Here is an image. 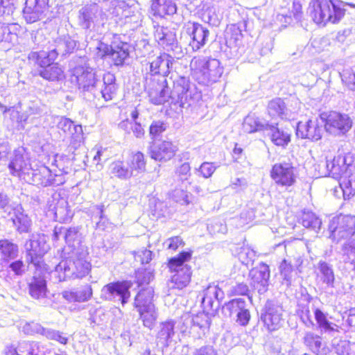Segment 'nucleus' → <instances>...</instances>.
<instances>
[{"mask_svg": "<svg viewBox=\"0 0 355 355\" xmlns=\"http://www.w3.org/2000/svg\"><path fill=\"white\" fill-rule=\"evenodd\" d=\"M146 89L150 103L154 105H162L168 99L171 103L178 104L182 107L191 98L198 97L195 86L191 84L186 77H180L173 82V88L169 90L166 79H157V80H146Z\"/></svg>", "mask_w": 355, "mask_h": 355, "instance_id": "nucleus-1", "label": "nucleus"}, {"mask_svg": "<svg viewBox=\"0 0 355 355\" xmlns=\"http://www.w3.org/2000/svg\"><path fill=\"white\" fill-rule=\"evenodd\" d=\"M68 257L62 260L55 267L54 273L59 282L71 279H81L91 270V263L88 261L87 248H78L69 251Z\"/></svg>", "mask_w": 355, "mask_h": 355, "instance_id": "nucleus-2", "label": "nucleus"}, {"mask_svg": "<svg viewBox=\"0 0 355 355\" xmlns=\"http://www.w3.org/2000/svg\"><path fill=\"white\" fill-rule=\"evenodd\" d=\"M60 158L61 156L59 155H55L51 163L52 166L58 168V170L50 169L44 164L35 165L25 182L38 187H57L63 184L66 182L65 175L67 172L64 171L63 167L61 168L62 165L58 161Z\"/></svg>", "mask_w": 355, "mask_h": 355, "instance_id": "nucleus-3", "label": "nucleus"}, {"mask_svg": "<svg viewBox=\"0 0 355 355\" xmlns=\"http://www.w3.org/2000/svg\"><path fill=\"white\" fill-rule=\"evenodd\" d=\"M190 67L195 79L205 85L217 83L224 71L218 59L207 56H195L191 61Z\"/></svg>", "mask_w": 355, "mask_h": 355, "instance_id": "nucleus-4", "label": "nucleus"}, {"mask_svg": "<svg viewBox=\"0 0 355 355\" xmlns=\"http://www.w3.org/2000/svg\"><path fill=\"white\" fill-rule=\"evenodd\" d=\"M78 42L69 35H64L54 39L46 47L37 53L38 65L46 66L55 60L58 56L65 57L72 53L77 48Z\"/></svg>", "mask_w": 355, "mask_h": 355, "instance_id": "nucleus-5", "label": "nucleus"}, {"mask_svg": "<svg viewBox=\"0 0 355 355\" xmlns=\"http://www.w3.org/2000/svg\"><path fill=\"white\" fill-rule=\"evenodd\" d=\"M71 81L76 83L83 98L95 101V92L101 86V79L95 70L86 65H77L71 71Z\"/></svg>", "mask_w": 355, "mask_h": 355, "instance_id": "nucleus-6", "label": "nucleus"}, {"mask_svg": "<svg viewBox=\"0 0 355 355\" xmlns=\"http://www.w3.org/2000/svg\"><path fill=\"white\" fill-rule=\"evenodd\" d=\"M345 11L334 0H311L309 7L313 21L322 26H325L327 22H338L344 16Z\"/></svg>", "mask_w": 355, "mask_h": 355, "instance_id": "nucleus-7", "label": "nucleus"}, {"mask_svg": "<svg viewBox=\"0 0 355 355\" xmlns=\"http://www.w3.org/2000/svg\"><path fill=\"white\" fill-rule=\"evenodd\" d=\"M191 258V252L183 251L168 261V268L172 272H174L171 281L179 289L186 287L191 281V268L187 263Z\"/></svg>", "mask_w": 355, "mask_h": 355, "instance_id": "nucleus-8", "label": "nucleus"}, {"mask_svg": "<svg viewBox=\"0 0 355 355\" xmlns=\"http://www.w3.org/2000/svg\"><path fill=\"white\" fill-rule=\"evenodd\" d=\"M53 124L62 131L66 136H69L70 142L67 150L74 154L83 143V132L80 125H75L70 119L61 116H49Z\"/></svg>", "mask_w": 355, "mask_h": 355, "instance_id": "nucleus-9", "label": "nucleus"}, {"mask_svg": "<svg viewBox=\"0 0 355 355\" xmlns=\"http://www.w3.org/2000/svg\"><path fill=\"white\" fill-rule=\"evenodd\" d=\"M104 15L97 4L86 5L78 12V24L87 31L101 32L105 24Z\"/></svg>", "mask_w": 355, "mask_h": 355, "instance_id": "nucleus-10", "label": "nucleus"}, {"mask_svg": "<svg viewBox=\"0 0 355 355\" xmlns=\"http://www.w3.org/2000/svg\"><path fill=\"white\" fill-rule=\"evenodd\" d=\"M131 286L132 283L129 281L110 282L101 288V298L114 303H120L124 306L130 298Z\"/></svg>", "mask_w": 355, "mask_h": 355, "instance_id": "nucleus-11", "label": "nucleus"}, {"mask_svg": "<svg viewBox=\"0 0 355 355\" xmlns=\"http://www.w3.org/2000/svg\"><path fill=\"white\" fill-rule=\"evenodd\" d=\"M329 237L337 243L350 238L355 233V217L349 215L334 217L329 223Z\"/></svg>", "mask_w": 355, "mask_h": 355, "instance_id": "nucleus-12", "label": "nucleus"}, {"mask_svg": "<svg viewBox=\"0 0 355 355\" xmlns=\"http://www.w3.org/2000/svg\"><path fill=\"white\" fill-rule=\"evenodd\" d=\"M320 117L324 123L327 132L334 135H343L352 127V120L348 114L337 112H323Z\"/></svg>", "mask_w": 355, "mask_h": 355, "instance_id": "nucleus-13", "label": "nucleus"}, {"mask_svg": "<svg viewBox=\"0 0 355 355\" xmlns=\"http://www.w3.org/2000/svg\"><path fill=\"white\" fill-rule=\"evenodd\" d=\"M174 58L166 53H160L159 55L148 61L146 67V80H157V79H166L172 69Z\"/></svg>", "mask_w": 355, "mask_h": 355, "instance_id": "nucleus-14", "label": "nucleus"}, {"mask_svg": "<svg viewBox=\"0 0 355 355\" xmlns=\"http://www.w3.org/2000/svg\"><path fill=\"white\" fill-rule=\"evenodd\" d=\"M32 168L26 149L22 146L15 149L8 164L10 174L25 182Z\"/></svg>", "mask_w": 355, "mask_h": 355, "instance_id": "nucleus-15", "label": "nucleus"}, {"mask_svg": "<svg viewBox=\"0 0 355 355\" xmlns=\"http://www.w3.org/2000/svg\"><path fill=\"white\" fill-rule=\"evenodd\" d=\"M283 308L272 301H267L261 311V321L269 331L278 330L283 324Z\"/></svg>", "mask_w": 355, "mask_h": 355, "instance_id": "nucleus-16", "label": "nucleus"}, {"mask_svg": "<svg viewBox=\"0 0 355 355\" xmlns=\"http://www.w3.org/2000/svg\"><path fill=\"white\" fill-rule=\"evenodd\" d=\"M154 38L158 45L167 51H180L176 33L173 29L159 25L154 26Z\"/></svg>", "mask_w": 355, "mask_h": 355, "instance_id": "nucleus-17", "label": "nucleus"}, {"mask_svg": "<svg viewBox=\"0 0 355 355\" xmlns=\"http://www.w3.org/2000/svg\"><path fill=\"white\" fill-rule=\"evenodd\" d=\"M187 34L189 36L190 46L193 51H198L207 42L209 30L199 23L189 21L185 25Z\"/></svg>", "mask_w": 355, "mask_h": 355, "instance_id": "nucleus-18", "label": "nucleus"}, {"mask_svg": "<svg viewBox=\"0 0 355 355\" xmlns=\"http://www.w3.org/2000/svg\"><path fill=\"white\" fill-rule=\"evenodd\" d=\"M271 178L279 185L290 187L295 181L293 167L290 163L275 164L271 170Z\"/></svg>", "mask_w": 355, "mask_h": 355, "instance_id": "nucleus-19", "label": "nucleus"}, {"mask_svg": "<svg viewBox=\"0 0 355 355\" xmlns=\"http://www.w3.org/2000/svg\"><path fill=\"white\" fill-rule=\"evenodd\" d=\"M49 0H26L23 9L24 17L27 23L40 20L47 9Z\"/></svg>", "mask_w": 355, "mask_h": 355, "instance_id": "nucleus-20", "label": "nucleus"}, {"mask_svg": "<svg viewBox=\"0 0 355 355\" xmlns=\"http://www.w3.org/2000/svg\"><path fill=\"white\" fill-rule=\"evenodd\" d=\"M348 159L349 157L345 155H338L332 160H327L324 165L326 168L324 175L331 176L339 182L342 176L344 175L345 171L352 165L350 163H347Z\"/></svg>", "mask_w": 355, "mask_h": 355, "instance_id": "nucleus-21", "label": "nucleus"}, {"mask_svg": "<svg viewBox=\"0 0 355 355\" xmlns=\"http://www.w3.org/2000/svg\"><path fill=\"white\" fill-rule=\"evenodd\" d=\"M251 285L259 294L265 293L268 290L270 278L269 266L261 263L259 266L250 271Z\"/></svg>", "mask_w": 355, "mask_h": 355, "instance_id": "nucleus-22", "label": "nucleus"}, {"mask_svg": "<svg viewBox=\"0 0 355 355\" xmlns=\"http://www.w3.org/2000/svg\"><path fill=\"white\" fill-rule=\"evenodd\" d=\"M148 150L152 159L166 162L175 155L177 148L171 141H164L159 143L153 142Z\"/></svg>", "mask_w": 355, "mask_h": 355, "instance_id": "nucleus-23", "label": "nucleus"}, {"mask_svg": "<svg viewBox=\"0 0 355 355\" xmlns=\"http://www.w3.org/2000/svg\"><path fill=\"white\" fill-rule=\"evenodd\" d=\"M322 125H319L317 119H310L306 123L299 122L297 125L296 135L302 139L318 141L322 137Z\"/></svg>", "mask_w": 355, "mask_h": 355, "instance_id": "nucleus-24", "label": "nucleus"}, {"mask_svg": "<svg viewBox=\"0 0 355 355\" xmlns=\"http://www.w3.org/2000/svg\"><path fill=\"white\" fill-rule=\"evenodd\" d=\"M116 78L114 74L107 73L103 76L101 86L95 92V100L101 98L105 101H111L116 95L117 87L115 83Z\"/></svg>", "mask_w": 355, "mask_h": 355, "instance_id": "nucleus-25", "label": "nucleus"}, {"mask_svg": "<svg viewBox=\"0 0 355 355\" xmlns=\"http://www.w3.org/2000/svg\"><path fill=\"white\" fill-rule=\"evenodd\" d=\"M202 304L204 309L217 310L220 301L224 298L225 294L222 289L215 284H209L203 291Z\"/></svg>", "mask_w": 355, "mask_h": 355, "instance_id": "nucleus-26", "label": "nucleus"}, {"mask_svg": "<svg viewBox=\"0 0 355 355\" xmlns=\"http://www.w3.org/2000/svg\"><path fill=\"white\" fill-rule=\"evenodd\" d=\"M44 349V346L37 342L21 340L16 347H8L6 355H37Z\"/></svg>", "mask_w": 355, "mask_h": 355, "instance_id": "nucleus-27", "label": "nucleus"}, {"mask_svg": "<svg viewBox=\"0 0 355 355\" xmlns=\"http://www.w3.org/2000/svg\"><path fill=\"white\" fill-rule=\"evenodd\" d=\"M174 320H169L160 322L157 327L156 343L157 345L162 347H166L172 341L175 335Z\"/></svg>", "mask_w": 355, "mask_h": 355, "instance_id": "nucleus-28", "label": "nucleus"}, {"mask_svg": "<svg viewBox=\"0 0 355 355\" xmlns=\"http://www.w3.org/2000/svg\"><path fill=\"white\" fill-rule=\"evenodd\" d=\"M302 341L309 350L317 355H328L329 349L324 347L320 336L312 331H306Z\"/></svg>", "mask_w": 355, "mask_h": 355, "instance_id": "nucleus-29", "label": "nucleus"}, {"mask_svg": "<svg viewBox=\"0 0 355 355\" xmlns=\"http://www.w3.org/2000/svg\"><path fill=\"white\" fill-rule=\"evenodd\" d=\"M243 38L242 30L238 24H230L227 26L225 39L228 47L237 49L239 51L243 47Z\"/></svg>", "mask_w": 355, "mask_h": 355, "instance_id": "nucleus-30", "label": "nucleus"}, {"mask_svg": "<svg viewBox=\"0 0 355 355\" xmlns=\"http://www.w3.org/2000/svg\"><path fill=\"white\" fill-rule=\"evenodd\" d=\"M345 199L349 198L355 194V166L351 165L345 171L344 175L339 181Z\"/></svg>", "mask_w": 355, "mask_h": 355, "instance_id": "nucleus-31", "label": "nucleus"}, {"mask_svg": "<svg viewBox=\"0 0 355 355\" xmlns=\"http://www.w3.org/2000/svg\"><path fill=\"white\" fill-rule=\"evenodd\" d=\"M130 45L126 42H113L112 43V51L110 58L116 66L124 64L130 55Z\"/></svg>", "mask_w": 355, "mask_h": 355, "instance_id": "nucleus-32", "label": "nucleus"}, {"mask_svg": "<svg viewBox=\"0 0 355 355\" xmlns=\"http://www.w3.org/2000/svg\"><path fill=\"white\" fill-rule=\"evenodd\" d=\"M25 248L30 258L31 263L37 266L40 262L41 256L46 252L44 243H42L35 236L26 241Z\"/></svg>", "mask_w": 355, "mask_h": 355, "instance_id": "nucleus-33", "label": "nucleus"}, {"mask_svg": "<svg viewBox=\"0 0 355 355\" xmlns=\"http://www.w3.org/2000/svg\"><path fill=\"white\" fill-rule=\"evenodd\" d=\"M313 313L318 328L321 333L334 336L335 333L338 332L339 327L328 320L327 313L318 308L313 309Z\"/></svg>", "mask_w": 355, "mask_h": 355, "instance_id": "nucleus-34", "label": "nucleus"}, {"mask_svg": "<svg viewBox=\"0 0 355 355\" xmlns=\"http://www.w3.org/2000/svg\"><path fill=\"white\" fill-rule=\"evenodd\" d=\"M11 219L17 230L20 233L28 232L31 227V220L27 214H24L21 205H16L12 209Z\"/></svg>", "mask_w": 355, "mask_h": 355, "instance_id": "nucleus-35", "label": "nucleus"}, {"mask_svg": "<svg viewBox=\"0 0 355 355\" xmlns=\"http://www.w3.org/2000/svg\"><path fill=\"white\" fill-rule=\"evenodd\" d=\"M153 297L154 289L152 287L141 289L135 297V308L139 311L155 306Z\"/></svg>", "mask_w": 355, "mask_h": 355, "instance_id": "nucleus-36", "label": "nucleus"}, {"mask_svg": "<svg viewBox=\"0 0 355 355\" xmlns=\"http://www.w3.org/2000/svg\"><path fill=\"white\" fill-rule=\"evenodd\" d=\"M30 295L36 300L46 297L47 293L46 281L42 275H34L28 283Z\"/></svg>", "mask_w": 355, "mask_h": 355, "instance_id": "nucleus-37", "label": "nucleus"}, {"mask_svg": "<svg viewBox=\"0 0 355 355\" xmlns=\"http://www.w3.org/2000/svg\"><path fill=\"white\" fill-rule=\"evenodd\" d=\"M266 130H270V139L274 144L286 146L291 141V131L288 129L279 128L277 125L266 123Z\"/></svg>", "mask_w": 355, "mask_h": 355, "instance_id": "nucleus-38", "label": "nucleus"}, {"mask_svg": "<svg viewBox=\"0 0 355 355\" xmlns=\"http://www.w3.org/2000/svg\"><path fill=\"white\" fill-rule=\"evenodd\" d=\"M153 15L164 17L176 12L177 8L173 0H153L151 5Z\"/></svg>", "mask_w": 355, "mask_h": 355, "instance_id": "nucleus-39", "label": "nucleus"}, {"mask_svg": "<svg viewBox=\"0 0 355 355\" xmlns=\"http://www.w3.org/2000/svg\"><path fill=\"white\" fill-rule=\"evenodd\" d=\"M317 277L322 284L327 288H334L335 282V275L332 265L324 261H320L318 263Z\"/></svg>", "mask_w": 355, "mask_h": 355, "instance_id": "nucleus-40", "label": "nucleus"}, {"mask_svg": "<svg viewBox=\"0 0 355 355\" xmlns=\"http://www.w3.org/2000/svg\"><path fill=\"white\" fill-rule=\"evenodd\" d=\"M64 239L67 244V252L69 251H75L78 248H87L83 244L81 239V234L77 227H70L64 231Z\"/></svg>", "mask_w": 355, "mask_h": 355, "instance_id": "nucleus-41", "label": "nucleus"}, {"mask_svg": "<svg viewBox=\"0 0 355 355\" xmlns=\"http://www.w3.org/2000/svg\"><path fill=\"white\" fill-rule=\"evenodd\" d=\"M127 165H128L133 176L144 173L146 166V161L144 153L140 151L132 152L127 160Z\"/></svg>", "mask_w": 355, "mask_h": 355, "instance_id": "nucleus-42", "label": "nucleus"}, {"mask_svg": "<svg viewBox=\"0 0 355 355\" xmlns=\"http://www.w3.org/2000/svg\"><path fill=\"white\" fill-rule=\"evenodd\" d=\"M92 295V289L90 286L83 288L66 291L62 293L63 297L69 302H84L88 301Z\"/></svg>", "mask_w": 355, "mask_h": 355, "instance_id": "nucleus-43", "label": "nucleus"}, {"mask_svg": "<svg viewBox=\"0 0 355 355\" xmlns=\"http://www.w3.org/2000/svg\"><path fill=\"white\" fill-rule=\"evenodd\" d=\"M20 31L21 26L17 23L6 24L0 21V41L9 43L17 41Z\"/></svg>", "mask_w": 355, "mask_h": 355, "instance_id": "nucleus-44", "label": "nucleus"}, {"mask_svg": "<svg viewBox=\"0 0 355 355\" xmlns=\"http://www.w3.org/2000/svg\"><path fill=\"white\" fill-rule=\"evenodd\" d=\"M51 63L46 66L40 65L42 69L39 71V75L49 81H59L64 78V74L62 67L58 63Z\"/></svg>", "mask_w": 355, "mask_h": 355, "instance_id": "nucleus-45", "label": "nucleus"}, {"mask_svg": "<svg viewBox=\"0 0 355 355\" xmlns=\"http://www.w3.org/2000/svg\"><path fill=\"white\" fill-rule=\"evenodd\" d=\"M112 14L119 19L125 20V23L130 22L129 19L134 15V10L125 1H112Z\"/></svg>", "mask_w": 355, "mask_h": 355, "instance_id": "nucleus-46", "label": "nucleus"}, {"mask_svg": "<svg viewBox=\"0 0 355 355\" xmlns=\"http://www.w3.org/2000/svg\"><path fill=\"white\" fill-rule=\"evenodd\" d=\"M18 252L17 245L6 239L0 240V257L2 261L8 263L14 260L17 257Z\"/></svg>", "mask_w": 355, "mask_h": 355, "instance_id": "nucleus-47", "label": "nucleus"}, {"mask_svg": "<svg viewBox=\"0 0 355 355\" xmlns=\"http://www.w3.org/2000/svg\"><path fill=\"white\" fill-rule=\"evenodd\" d=\"M268 112L272 117L279 116L284 119H288L289 116V110L286 107L284 101L280 98H276L269 102Z\"/></svg>", "mask_w": 355, "mask_h": 355, "instance_id": "nucleus-48", "label": "nucleus"}, {"mask_svg": "<svg viewBox=\"0 0 355 355\" xmlns=\"http://www.w3.org/2000/svg\"><path fill=\"white\" fill-rule=\"evenodd\" d=\"M109 169L112 175L121 180H127L133 176L127 165V162L120 160L113 162L110 164Z\"/></svg>", "mask_w": 355, "mask_h": 355, "instance_id": "nucleus-49", "label": "nucleus"}, {"mask_svg": "<svg viewBox=\"0 0 355 355\" xmlns=\"http://www.w3.org/2000/svg\"><path fill=\"white\" fill-rule=\"evenodd\" d=\"M185 318L187 322L192 324L193 327H198L202 331L209 329L211 321L209 316L204 312L198 313L196 315L190 316L185 315L182 318Z\"/></svg>", "mask_w": 355, "mask_h": 355, "instance_id": "nucleus-50", "label": "nucleus"}, {"mask_svg": "<svg viewBox=\"0 0 355 355\" xmlns=\"http://www.w3.org/2000/svg\"><path fill=\"white\" fill-rule=\"evenodd\" d=\"M292 15L294 19L299 21L302 17V6L299 2L294 1L293 3L292 11L282 10L277 15V19L280 21H283L286 24H291L292 22Z\"/></svg>", "mask_w": 355, "mask_h": 355, "instance_id": "nucleus-51", "label": "nucleus"}, {"mask_svg": "<svg viewBox=\"0 0 355 355\" xmlns=\"http://www.w3.org/2000/svg\"><path fill=\"white\" fill-rule=\"evenodd\" d=\"M264 124L254 114L248 115L243 120V130L245 132L252 133L266 129Z\"/></svg>", "mask_w": 355, "mask_h": 355, "instance_id": "nucleus-52", "label": "nucleus"}, {"mask_svg": "<svg viewBox=\"0 0 355 355\" xmlns=\"http://www.w3.org/2000/svg\"><path fill=\"white\" fill-rule=\"evenodd\" d=\"M302 224L308 229L318 233L322 225L321 219L312 211H304L302 216Z\"/></svg>", "mask_w": 355, "mask_h": 355, "instance_id": "nucleus-53", "label": "nucleus"}, {"mask_svg": "<svg viewBox=\"0 0 355 355\" xmlns=\"http://www.w3.org/2000/svg\"><path fill=\"white\" fill-rule=\"evenodd\" d=\"M138 312L139 313V318L143 322V325L149 329H152L158 317L155 306L151 308L148 307L147 309L139 311Z\"/></svg>", "mask_w": 355, "mask_h": 355, "instance_id": "nucleus-54", "label": "nucleus"}, {"mask_svg": "<svg viewBox=\"0 0 355 355\" xmlns=\"http://www.w3.org/2000/svg\"><path fill=\"white\" fill-rule=\"evenodd\" d=\"M244 306H246L245 301L242 298H236L225 303L223 311L225 315L232 317L234 314L236 315Z\"/></svg>", "mask_w": 355, "mask_h": 355, "instance_id": "nucleus-55", "label": "nucleus"}, {"mask_svg": "<svg viewBox=\"0 0 355 355\" xmlns=\"http://www.w3.org/2000/svg\"><path fill=\"white\" fill-rule=\"evenodd\" d=\"M297 313L306 327L313 328L315 326L309 303L298 304Z\"/></svg>", "mask_w": 355, "mask_h": 355, "instance_id": "nucleus-56", "label": "nucleus"}, {"mask_svg": "<svg viewBox=\"0 0 355 355\" xmlns=\"http://www.w3.org/2000/svg\"><path fill=\"white\" fill-rule=\"evenodd\" d=\"M342 252L343 261L355 265V241L353 240L344 243Z\"/></svg>", "mask_w": 355, "mask_h": 355, "instance_id": "nucleus-57", "label": "nucleus"}, {"mask_svg": "<svg viewBox=\"0 0 355 355\" xmlns=\"http://www.w3.org/2000/svg\"><path fill=\"white\" fill-rule=\"evenodd\" d=\"M91 211L93 213L92 215V220L97 218L99 219V220L96 223V227L103 230L107 222V218L103 214V205H94L91 207Z\"/></svg>", "mask_w": 355, "mask_h": 355, "instance_id": "nucleus-58", "label": "nucleus"}, {"mask_svg": "<svg viewBox=\"0 0 355 355\" xmlns=\"http://www.w3.org/2000/svg\"><path fill=\"white\" fill-rule=\"evenodd\" d=\"M332 346L338 355H349L352 344L345 340H336L332 341Z\"/></svg>", "mask_w": 355, "mask_h": 355, "instance_id": "nucleus-59", "label": "nucleus"}, {"mask_svg": "<svg viewBox=\"0 0 355 355\" xmlns=\"http://www.w3.org/2000/svg\"><path fill=\"white\" fill-rule=\"evenodd\" d=\"M219 167V164L215 162H205L198 168H196V171L197 173H199L205 178H209L211 177L213 173L215 172L217 168Z\"/></svg>", "mask_w": 355, "mask_h": 355, "instance_id": "nucleus-60", "label": "nucleus"}, {"mask_svg": "<svg viewBox=\"0 0 355 355\" xmlns=\"http://www.w3.org/2000/svg\"><path fill=\"white\" fill-rule=\"evenodd\" d=\"M293 266L286 259H284L279 266L280 274L287 286L291 283Z\"/></svg>", "mask_w": 355, "mask_h": 355, "instance_id": "nucleus-61", "label": "nucleus"}, {"mask_svg": "<svg viewBox=\"0 0 355 355\" xmlns=\"http://www.w3.org/2000/svg\"><path fill=\"white\" fill-rule=\"evenodd\" d=\"M42 336L46 337L47 339L56 340L63 345L67 344L68 341V338L64 336L62 334L52 329L44 327Z\"/></svg>", "mask_w": 355, "mask_h": 355, "instance_id": "nucleus-62", "label": "nucleus"}, {"mask_svg": "<svg viewBox=\"0 0 355 355\" xmlns=\"http://www.w3.org/2000/svg\"><path fill=\"white\" fill-rule=\"evenodd\" d=\"M112 51V44L108 45L102 41H98L95 46V56L96 58L104 59L110 57Z\"/></svg>", "mask_w": 355, "mask_h": 355, "instance_id": "nucleus-63", "label": "nucleus"}, {"mask_svg": "<svg viewBox=\"0 0 355 355\" xmlns=\"http://www.w3.org/2000/svg\"><path fill=\"white\" fill-rule=\"evenodd\" d=\"M255 258V252L249 248H243L239 252V259L245 266L252 264Z\"/></svg>", "mask_w": 355, "mask_h": 355, "instance_id": "nucleus-64", "label": "nucleus"}]
</instances>
